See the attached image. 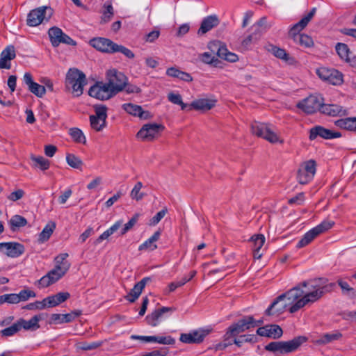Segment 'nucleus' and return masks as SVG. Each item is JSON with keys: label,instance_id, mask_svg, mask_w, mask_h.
Instances as JSON below:
<instances>
[{"label": "nucleus", "instance_id": "f257e3e1", "mask_svg": "<svg viewBox=\"0 0 356 356\" xmlns=\"http://www.w3.org/2000/svg\"><path fill=\"white\" fill-rule=\"evenodd\" d=\"M325 278H316L303 281L279 296L265 311L267 316H279L286 309L296 313L307 305L319 300L325 293L332 290L334 283L327 284Z\"/></svg>", "mask_w": 356, "mask_h": 356}, {"label": "nucleus", "instance_id": "f03ea898", "mask_svg": "<svg viewBox=\"0 0 356 356\" xmlns=\"http://www.w3.org/2000/svg\"><path fill=\"white\" fill-rule=\"evenodd\" d=\"M316 12V8H313L307 15L291 27L289 34L292 35L293 40L296 43L305 47H311L314 45V41L310 36L306 34H299L298 33L307 26Z\"/></svg>", "mask_w": 356, "mask_h": 356}, {"label": "nucleus", "instance_id": "7ed1b4c3", "mask_svg": "<svg viewBox=\"0 0 356 356\" xmlns=\"http://www.w3.org/2000/svg\"><path fill=\"white\" fill-rule=\"evenodd\" d=\"M307 341L304 336H298L287 341H273L265 346V349L274 353L288 354L297 350Z\"/></svg>", "mask_w": 356, "mask_h": 356}, {"label": "nucleus", "instance_id": "20e7f679", "mask_svg": "<svg viewBox=\"0 0 356 356\" xmlns=\"http://www.w3.org/2000/svg\"><path fill=\"white\" fill-rule=\"evenodd\" d=\"M87 83L86 75L81 71L72 68L70 69L66 74L65 85L72 88L74 96L79 97L83 94V87Z\"/></svg>", "mask_w": 356, "mask_h": 356}, {"label": "nucleus", "instance_id": "39448f33", "mask_svg": "<svg viewBox=\"0 0 356 356\" xmlns=\"http://www.w3.org/2000/svg\"><path fill=\"white\" fill-rule=\"evenodd\" d=\"M251 132L253 135L262 138L270 143H283L269 124L255 121L251 124Z\"/></svg>", "mask_w": 356, "mask_h": 356}, {"label": "nucleus", "instance_id": "423d86ee", "mask_svg": "<svg viewBox=\"0 0 356 356\" xmlns=\"http://www.w3.org/2000/svg\"><path fill=\"white\" fill-rule=\"evenodd\" d=\"M128 81L127 77L122 72L113 69L106 73V83L114 95L122 91Z\"/></svg>", "mask_w": 356, "mask_h": 356}, {"label": "nucleus", "instance_id": "0eeeda50", "mask_svg": "<svg viewBox=\"0 0 356 356\" xmlns=\"http://www.w3.org/2000/svg\"><path fill=\"white\" fill-rule=\"evenodd\" d=\"M165 127L161 124L148 123L144 124L136 134V137L143 141H152L159 138Z\"/></svg>", "mask_w": 356, "mask_h": 356}, {"label": "nucleus", "instance_id": "6e6552de", "mask_svg": "<svg viewBox=\"0 0 356 356\" xmlns=\"http://www.w3.org/2000/svg\"><path fill=\"white\" fill-rule=\"evenodd\" d=\"M53 14L52 10L48 6H41L30 11L27 16V25L36 26L43 22L48 21Z\"/></svg>", "mask_w": 356, "mask_h": 356}, {"label": "nucleus", "instance_id": "1a4fd4ad", "mask_svg": "<svg viewBox=\"0 0 356 356\" xmlns=\"http://www.w3.org/2000/svg\"><path fill=\"white\" fill-rule=\"evenodd\" d=\"M324 99L320 95H310L298 102L297 106L307 114H312L316 111L321 113V108Z\"/></svg>", "mask_w": 356, "mask_h": 356}, {"label": "nucleus", "instance_id": "9d476101", "mask_svg": "<svg viewBox=\"0 0 356 356\" xmlns=\"http://www.w3.org/2000/svg\"><path fill=\"white\" fill-rule=\"evenodd\" d=\"M94 109L95 114L90 116V127L96 131H100L106 127L107 108L102 105H95Z\"/></svg>", "mask_w": 356, "mask_h": 356}, {"label": "nucleus", "instance_id": "9b49d317", "mask_svg": "<svg viewBox=\"0 0 356 356\" xmlns=\"http://www.w3.org/2000/svg\"><path fill=\"white\" fill-rule=\"evenodd\" d=\"M316 162L314 160H309L301 164L298 171L297 179L300 184L309 183L316 173Z\"/></svg>", "mask_w": 356, "mask_h": 356}, {"label": "nucleus", "instance_id": "f8f14e48", "mask_svg": "<svg viewBox=\"0 0 356 356\" xmlns=\"http://www.w3.org/2000/svg\"><path fill=\"white\" fill-rule=\"evenodd\" d=\"M255 327L254 318L252 316H246L239 319L236 323L230 325L226 333L227 335L236 336L250 328Z\"/></svg>", "mask_w": 356, "mask_h": 356}, {"label": "nucleus", "instance_id": "ddd939ff", "mask_svg": "<svg viewBox=\"0 0 356 356\" xmlns=\"http://www.w3.org/2000/svg\"><path fill=\"white\" fill-rule=\"evenodd\" d=\"M48 35L50 38L51 44L54 47H58L61 43L72 46L76 45V41L63 33V31L58 27L54 26L50 28L48 31Z\"/></svg>", "mask_w": 356, "mask_h": 356}, {"label": "nucleus", "instance_id": "4468645a", "mask_svg": "<svg viewBox=\"0 0 356 356\" xmlns=\"http://www.w3.org/2000/svg\"><path fill=\"white\" fill-rule=\"evenodd\" d=\"M90 97L100 100H107L115 96L106 83L98 82L91 86L88 91Z\"/></svg>", "mask_w": 356, "mask_h": 356}, {"label": "nucleus", "instance_id": "2eb2a0df", "mask_svg": "<svg viewBox=\"0 0 356 356\" xmlns=\"http://www.w3.org/2000/svg\"><path fill=\"white\" fill-rule=\"evenodd\" d=\"M24 245L17 242L0 243V252L8 257L17 258L24 254Z\"/></svg>", "mask_w": 356, "mask_h": 356}, {"label": "nucleus", "instance_id": "dca6fc26", "mask_svg": "<svg viewBox=\"0 0 356 356\" xmlns=\"http://www.w3.org/2000/svg\"><path fill=\"white\" fill-rule=\"evenodd\" d=\"M210 330L200 329L193 330L189 333H182L180 335L179 340L184 343H200L204 338L210 333Z\"/></svg>", "mask_w": 356, "mask_h": 356}, {"label": "nucleus", "instance_id": "f3484780", "mask_svg": "<svg viewBox=\"0 0 356 356\" xmlns=\"http://www.w3.org/2000/svg\"><path fill=\"white\" fill-rule=\"evenodd\" d=\"M341 136V134L340 132L326 129L320 125L314 127L309 131V139L311 140H315L317 137L328 140L340 138Z\"/></svg>", "mask_w": 356, "mask_h": 356}, {"label": "nucleus", "instance_id": "a211bd4d", "mask_svg": "<svg viewBox=\"0 0 356 356\" xmlns=\"http://www.w3.org/2000/svg\"><path fill=\"white\" fill-rule=\"evenodd\" d=\"M23 80L25 84L28 86L29 90L36 97L41 98L45 95V86L34 82L31 73L26 72L24 75Z\"/></svg>", "mask_w": 356, "mask_h": 356}, {"label": "nucleus", "instance_id": "6ab92c4d", "mask_svg": "<svg viewBox=\"0 0 356 356\" xmlns=\"http://www.w3.org/2000/svg\"><path fill=\"white\" fill-rule=\"evenodd\" d=\"M321 113L331 117L345 116L348 115V111L343 106L334 104H325L321 105Z\"/></svg>", "mask_w": 356, "mask_h": 356}, {"label": "nucleus", "instance_id": "aec40b11", "mask_svg": "<svg viewBox=\"0 0 356 356\" xmlns=\"http://www.w3.org/2000/svg\"><path fill=\"white\" fill-rule=\"evenodd\" d=\"M90 44L100 51L110 54L113 53L114 46L115 45V42L104 38H93L90 40Z\"/></svg>", "mask_w": 356, "mask_h": 356}, {"label": "nucleus", "instance_id": "412c9836", "mask_svg": "<svg viewBox=\"0 0 356 356\" xmlns=\"http://www.w3.org/2000/svg\"><path fill=\"white\" fill-rule=\"evenodd\" d=\"M216 101L209 99H199L193 101L188 107V111L192 109L205 112L211 110L216 105Z\"/></svg>", "mask_w": 356, "mask_h": 356}, {"label": "nucleus", "instance_id": "4be33fe9", "mask_svg": "<svg viewBox=\"0 0 356 356\" xmlns=\"http://www.w3.org/2000/svg\"><path fill=\"white\" fill-rule=\"evenodd\" d=\"M150 280V277H146L137 282L130 292L125 296V299L130 302H134L141 294L147 283Z\"/></svg>", "mask_w": 356, "mask_h": 356}, {"label": "nucleus", "instance_id": "5701e85b", "mask_svg": "<svg viewBox=\"0 0 356 356\" xmlns=\"http://www.w3.org/2000/svg\"><path fill=\"white\" fill-rule=\"evenodd\" d=\"M174 310L175 309L173 307H163L147 315L145 318L146 321L149 325L156 327L159 325L160 319L163 314L168 312H173Z\"/></svg>", "mask_w": 356, "mask_h": 356}, {"label": "nucleus", "instance_id": "b1692460", "mask_svg": "<svg viewBox=\"0 0 356 356\" xmlns=\"http://www.w3.org/2000/svg\"><path fill=\"white\" fill-rule=\"evenodd\" d=\"M81 314L82 312L81 310H74L65 314H53L51 316V319L54 323L58 324L70 323Z\"/></svg>", "mask_w": 356, "mask_h": 356}, {"label": "nucleus", "instance_id": "393cba45", "mask_svg": "<svg viewBox=\"0 0 356 356\" xmlns=\"http://www.w3.org/2000/svg\"><path fill=\"white\" fill-rule=\"evenodd\" d=\"M220 21L216 15H209L202 20L200 27L197 31L198 35H203L213 28L217 26Z\"/></svg>", "mask_w": 356, "mask_h": 356}, {"label": "nucleus", "instance_id": "a878e982", "mask_svg": "<svg viewBox=\"0 0 356 356\" xmlns=\"http://www.w3.org/2000/svg\"><path fill=\"white\" fill-rule=\"evenodd\" d=\"M211 45L218 49L217 55L219 58L231 63H235L238 60V56L236 54L229 51L225 46L220 45L218 42H213Z\"/></svg>", "mask_w": 356, "mask_h": 356}, {"label": "nucleus", "instance_id": "bb28decb", "mask_svg": "<svg viewBox=\"0 0 356 356\" xmlns=\"http://www.w3.org/2000/svg\"><path fill=\"white\" fill-rule=\"evenodd\" d=\"M122 108L129 114L138 116L141 119L146 120L150 117L148 111H144L140 106L136 104L131 103L124 104Z\"/></svg>", "mask_w": 356, "mask_h": 356}, {"label": "nucleus", "instance_id": "cd10ccee", "mask_svg": "<svg viewBox=\"0 0 356 356\" xmlns=\"http://www.w3.org/2000/svg\"><path fill=\"white\" fill-rule=\"evenodd\" d=\"M41 320L42 317L40 315H35L29 321L20 318L17 321V323L19 330L23 328L25 330L35 331L40 328L39 321Z\"/></svg>", "mask_w": 356, "mask_h": 356}, {"label": "nucleus", "instance_id": "c85d7f7f", "mask_svg": "<svg viewBox=\"0 0 356 356\" xmlns=\"http://www.w3.org/2000/svg\"><path fill=\"white\" fill-rule=\"evenodd\" d=\"M70 294L68 292H60L55 295L44 298L47 307H54L70 298Z\"/></svg>", "mask_w": 356, "mask_h": 356}, {"label": "nucleus", "instance_id": "c756f323", "mask_svg": "<svg viewBox=\"0 0 356 356\" xmlns=\"http://www.w3.org/2000/svg\"><path fill=\"white\" fill-rule=\"evenodd\" d=\"M161 234L160 229L157 230L154 234L145 241L144 243L140 244L138 247L139 251H153L157 248L156 242L159 241Z\"/></svg>", "mask_w": 356, "mask_h": 356}, {"label": "nucleus", "instance_id": "7c9ffc66", "mask_svg": "<svg viewBox=\"0 0 356 356\" xmlns=\"http://www.w3.org/2000/svg\"><path fill=\"white\" fill-rule=\"evenodd\" d=\"M250 241L252 243L253 255L255 259H260L261 254L259 252L265 243V237L263 234H257L251 237Z\"/></svg>", "mask_w": 356, "mask_h": 356}, {"label": "nucleus", "instance_id": "2f4dec72", "mask_svg": "<svg viewBox=\"0 0 356 356\" xmlns=\"http://www.w3.org/2000/svg\"><path fill=\"white\" fill-rule=\"evenodd\" d=\"M334 124L340 129L350 131H356V117L339 119Z\"/></svg>", "mask_w": 356, "mask_h": 356}, {"label": "nucleus", "instance_id": "473e14b6", "mask_svg": "<svg viewBox=\"0 0 356 356\" xmlns=\"http://www.w3.org/2000/svg\"><path fill=\"white\" fill-rule=\"evenodd\" d=\"M166 74L170 77L177 78L186 82H190L193 80L190 74L181 71L175 67L168 68L166 70Z\"/></svg>", "mask_w": 356, "mask_h": 356}, {"label": "nucleus", "instance_id": "72a5a7b5", "mask_svg": "<svg viewBox=\"0 0 356 356\" xmlns=\"http://www.w3.org/2000/svg\"><path fill=\"white\" fill-rule=\"evenodd\" d=\"M55 229L56 223L53 221L49 222L39 234L38 242L43 243L48 241Z\"/></svg>", "mask_w": 356, "mask_h": 356}, {"label": "nucleus", "instance_id": "f704fd0d", "mask_svg": "<svg viewBox=\"0 0 356 356\" xmlns=\"http://www.w3.org/2000/svg\"><path fill=\"white\" fill-rule=\"evenodd\" d=\"M67 253H61L55 257V267L58 270H61L64 273H67L70 268V263L67 260Z\"/></svg>", "mask_w": 356, "mask_h": 356}, {"label": "nucleus", "instance_id": "c9c22d12", "mask_svg": "<svg viewBox=\"0 0 356 356\" xmlns=\"http://www.w3.org/2000/svg\"><path fill=\"white\" fill-rule=\"evenodd\" d=\"M342 334L339 332L332 333H326L323 334L316 341V343L318 345H325L334 341L339 340L341 338Z\"/></svg>", "mask_w": 356, "mask_h": 356}, {"label": "nucleus", "instance_id": "e433bc0d", "mask_svg": "<svg viewBox=\"0 0 356 356\" xmlns=\"http://www.w3.org/2000/svg\"><path fill=\"white\" fill-rule=\"evenodd\" d=\"M122 224V220L115 222L109 229L104 232L96 240L95 243L99 244L102 241L107 239L110 236L114 234Z\"/></svg>", "mask_w": 356, "mask_h": 356}, {"label": "nucleus", "instance_id": "4c0bfd02", "mask_svg": "<svg viewBox=\"0 0 356 356\" xmlns=\"http://www.w3.org/2000/svg\"><path fill=\"white\" fill-rule=\"evenodd\" d=\"M336 51L339 57L346 62H350V51L346 44L337 43L336 45Z\"/></svg>", "mask_w": 356, "mask_h": 356}, {"label": "nucleus", "instance_id": "58836bf2", "mask_svg": "<svg viewBox=\"0 0 356 356\" xmlns=\"http://www.w3.org/2000/svg\"><path fill=\"white\" fill-rule=\"evenodd\" d=\"M337 283L339 286L341 287L342 290V293L345 296H347L351 298H354L356 297V291L355 290L351 287L348 283L344 281L342 279H339L337 280Z\"/></svg>", "mask_w": 356, "mask_h": 356}, {"label": "nucleus", "instance_id": "ea45409f", "mask_svg": "<svg viewBox=\"0 0 356 356\" xmlns=\"http://www.w3.org/2000/svg\"><path fill=\"white\" fill-rule=\"evenodd\" d=\"M26 224V219L20 215H14L9 220V225L13 231H15L16 228L24 227Z\"/></svg>", "mask_w": 356, "mask_h": 356}, {"label": "nucleus", "instance_id": "a19ab883", "mask_svg": "<svg viewBox=\"0 0 356 356\" xmlns=\"http://www.w3.org/2000/svg\"><path fill=\"white\" fill-rule=\"evenodd\" d=\"M318 235L317 233H316V231H314V229H312L309 232H307L304 236L299 241V242L297 244V248H301L307 245H308L309 243H311Z\"/></svg>", "mask_w": 356, "mask_h": 356}, {"label": "nucleus", "instance_id": "79ce46f5", "mask_svg": "<svg viewBox=\"0 0 356 356\" xmlns=\"http://www.w3.org/2000/svg\"><path fill=\"white\" fill-rule=\"evenodd\" d=\"M31 159L35 162L36 167L40 168V169L43 171L49 169L50 166V161L43 156L31 155Z\"/></svg>", "mask_w": 356, "mask_h": 356}, {"label": "nucleus", "instance_id": "37998d69", "mask_svg": "<svg viewBox=\"0 0 356 356\" xmlns=\"http://www.w3.org/2000/svg\"><path fill=\"white\" fill-rule=\"evenodd\" d=\"M143 185L141 181H138L135 186H134L133 189L131 190L130 193V197L136 201L141 200L144 196L145 193L141 192V189L143 188Z\"/></svg>", "mask_w": 356, "mask_h": 356}, {"label": "nucleus", "instance_id": "c03bdc74", "mask_svg": "<svg viewBox=\"0 0 356 356\" xmlns=\"http://www.w3.org/2000/svg\"><path fill=\"white\" fill-rule=\"evenodd\" d=\"M70 135L76 143L85 144L86 142L83 133L78 128L70 129Z\"/></svg>", "mask_w": 356, "mask_h": 356}, {"label": "nucleus", "instance_id": "a18cd8bd", "mask_svg": "<svg viewBox=\"0 0 356 356\" xmlns=\"http://www.w3.org/2000/svg\"><path fill=\"white\" fill-rule=\"evenodd\" d=\"M103 344L102 341H95L92 343H88L86 341L79 342L76 343V346L78 349L82 350H92L98 348Z\"/></svg>", "mask_w": 356, "mask_h": 356}, {"label": "nucleus", "instance_id": "49530a36", "mask_svg": "<svg viewBox=\"0 0 356 356\" xmlns=\"http://www.w3.org/2000/svg\"><path fill=\"white\" fill-rule=\"evenodd\" d=\"M67 164L73 168L81 169L83 165L82 161L76 156L72 154H68L66 156Z\"/></svg>", "mask_w": 356, "mask_h": 356}, {"label": "nucleus", "instance_id": "de8ad7c7", "mask_svg": "<svg viewBox=\"0 0 356 356\" xmlns=\"http://www.w3.org/2000/svg\"><path fill=\"white\" fill-rule=\"evenodd\" d=\"M113 16V8L111 3L106 2L104 5V11L102 17V22L106 23L111 20Z\"/></svg>", "mask_w": 356, "mask_h": 356}, {"label": "nucleus", "instance_id": "09e8293b", "mask_svg": "<svg viewBox=\"0 0 356 356\" xmlns=\"http://www.w3.org/2000/svg\"><path fill=\"white\" fill-rule=\"evenodd\" d=\"M269 51L277 58L288 61L290 59L289 55L284 49H281L276 46H271Z\"/></svg>", "mask_w": 356, "mask_h": 356}, {"label": "nucleus", "instance_id": "8fccbe9b", "mask_svg": "<svg viewBox=\"0 0 356 356\" xmlns=\"http://www.w3.org/2000/svg\"><path fill=\"white\" fill-rule=\"evenodd\" d=\"M168 100L175 104L181 106V110H184L188 107V105L182 102L181 96L179 94L170 92L168 95Z\"/></svg>", "mask_w": 356, "mask_h": 356}, {"label": "nucleus", "instance_id": "3c124183", "mask_svg": "<svg viewBox=\"0 0 356 356\" xmlns=\"http://www.w3.org/2000/svg\"><path fill=\"white\" fill-rule=\"evenodd\" d=\"M149 340H152V342H156L164 345H172L175 343V339L171 336H152V339H149Z\"/></svg>", "mask_w": 356, "mask_h": 356}, {"label": "nucleus", "instance_id": "603ef678", "mask_svg": "<svg viewBox=\"0 0 356 356\" xmlns=\"http://www.w3.org/2000/svg\"><path fill=\"white\" fill-rule=\"evenodd\" d=\"M334 225V222L333 221L324 220L321 224L314 227V231H316V233H317L318 235H319L321 233H323L327 231L328 229H331Z\"/></svg>", "mask_w": 356, "mask_h": 356}, {"label": "nucleus", "instance_id": "864d4df0", "mask_svg": "<svg viewBox=\"0 0 356 356\" xmlns=\"http://www.w3.org/2000/svg\"><path fill=\"white\" fill-rule=\"evenodd\" d=\"M5 302H8L10 304H17L19 303V299L17 293H10V294H4L0 296V305H2Z\"/></svg>", "mask_w": 356, "mask_h": 356}, {"label": "nucleus", "instance_id": "5fc2aeb1", "mask_svg": "<svg viewBox=\"0 0 356 356\" xmlns=\"http://www.w3.org/2000/svg\"><path fill=\"white\" fill-rule=\"evenodd\" d=\"M327 81L332 85H341L343 83V74L338 70H334Z\"/></svg>", "mask_w": 356, "mask_h": 356}, {"label": "nucleus", "instance_id": "6e6d98bb", "mask_svg": "<svg viewBox=\"0 0 356 356\" xmlns=\"http://www.w3.org/2000/svg\"><path fill=\"white\" fill-rule=\"evenodd\" d=\"M19 330V327L17 321L15 323H13L11 326L2 330L1 331V334L3 337H10L16 334Z\"/></svg>", "mask_w": 356, "mask_h": 356}, {"label": "nucleus", "instance_id": "4d7b16f0", "mask_svg": "<svg viewBox=\"0 0 356 356\" xmlns=\"http://www.w3.org/2000/svg\"><path fill=\"white\" fill-rule=\"evenodd\" d=\"M114 47H115V48L113 49H114L113 53L120 52L121 54H122L124 56H125L128 58H134V56H135L134 54L129 49H128L122 45H119L116 43Z\"/></svg>", "mask_w": 356, "mask_h": 356}, {"label": "nucleus", "instance_id": "13d9d810", "mask_svg": "<svg viewBox=\"0 0 356 356\" xmlns=\"http://www.w3.org/2000/svg\"><path fill=\"white\" fill-rule=\"evenodd\" d=\"M1 56L6 60H13L16 56L15 47L13 45L8 46L1 52Z\"/></svg>", "mask_w": 356, "mask_h": 356}, {"label": "nucleus", "instance_id": "bf43d9fd", "mask_svg": "<svg viewBox=\"0 0 356 356\" xmlns=\"http://www.w3.org/2000/svg\"><path fill=\"white\" fill-rule=\"evenodd\" d=\"M19 302L21 301H26L30 298H35L36 296V293L31 290L29 289H24L22 290L18 294Z\"/></svg>", "mask_w": 356, "mask_h": 356}, {"label": "nucleus", "instance_id": "052dcab7", "mask_svg": "<svg viewBox=\"0 0 356 356\" xmlns=\"http://www.w3.org/2000/svg\"><path fill=\"white\" fill-rule=\"evenodd\" d=\"M334 69H328L326 67H320L316 70V74L319 76L320 79L324 81H328L329 78H330V75L332 74Z\"/></svg>", "mask_w": 356, "mask_h": 356}, {"label": "nucleus", "instance_id": "680f3d73", "mask_svg": "<svg viewBox=\"0 0 356 356\" xmlns=\"http://www.w3.org/2000/svg\"><path fill=\"white\" fill-rule=\"evenodd\" d=\"M269 337L274 339L280 338L282 335V328L277 325H271L268 326Z\"/></svg>", "mask_w": 356, "mask_h": 356}, {"label": "nucleus", "instance_id": "e2e57ef3", "mask_svg": "<svg viewBox=\"0 0 356 356\" xmlns=\"http://www.w3.org/2000/svg\"><path fill=\"white\" fill-rule=\"evenodd\" d=\"M25 195V192L24 190L21 188L16 189L13 192L10 193L8 196L7 198L10 201L12 202H16L17 200H21L22 197H24Z\"/></svg>", "mask_w": 356, "mask_h": 356}, {"label": "nucleus", "instance_id": "0e129e2a", "mask_svg": "<svg viewBox=\"0 0 356 356\" xmlns=\"http://www.w3.org/2000/svg\"><path fill=\"white\" fill-rule=\"evenodd\" d=\"M167 213L168 209L166 208L163 209L150 219L149 225L151 226L157 225Z\"/></svg>", "mask_w": 356, "mask_h": 356}, {"label": "nucleus", "instance_id": "69168bd1", "mask_svg": "<svg viewBox=\"0 0 356 356\" xmlns=\"http://www.w3.org/2000/svg\"><path fill=\"white\" fill-rule=\"evenodd\" d=\"M138 218V214H135L129 221L126 223L124 227L121 230V235L125 234L129 230H130L137 222Z\"/></svg>", "mask_w": 356, "mask_h": 356}, {"label": "nucleus", "instance_id": "338daca9", "mask_svg": "<svg viewBox=\"0 0 356 356\" xmlns=\"http://www.w3.org/2000/svg\"><path fill=\"white\" fill-rule=\"evenodd\" d=\"M25 308L29 310L44 309L47 308L44 298L42 301H35V302L29 303L25 307Z\"/></svg>", "mask_w": 356, "mask_h": 356}, {"label": "nucleus", "instance_id": "774afa93", "mask_svg": "<svg viewBox=\"0 0 356 356\" xmlns=\"http://www.w3.org/2000/svg\"><path fill=\"white\" fill-rule=\"evenodd\" d=\"M65 273H66L63 272L61 270L57 269L56 267H54V268L50 270L47 274L51 277L53 281L56 282L64 276Z\"/></svg>", "mask_w": 356, "mask_h": 356}]
</instances>
